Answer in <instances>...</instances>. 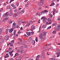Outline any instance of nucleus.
<instances>
[{
    "mask_svg": "<svg viewBox=\"0 0 60 60\" xmlns=\"http://www.w3.org/2000/svg\"><path fill=\"white\" fill-rule=\"evenodd\" d=\"M56 50L55 51H56V50H57V51H59V49H56Z\"/></svg>",
    "mask_w": 60,
    "mask_h": 60,
    "instance_id": "47",
    "label": "nucleus"
},
{
    "mask_svg": "<svg viewBox=\"0 0 60 60\" xmlns=\"http://www.w3.org/2000/svg\"><path fill=\"white\" fill-rule=\"evenodd\" d=\"M24 12H25V10H22L20 12V13L21 14H22V13H24Z\"/></svg>",
    "mask_w": 60,
    "mask_h": 60,
    "instance_id": "17",
    "label": "nucleus"
},
{
    "mask_svg": "<svg viewBox=\"0 0 60 60\" xmlns=\"http://www.w3.org/2000/svg\"><path fill=\"white\" fill-rule=\"evenodd\" d=\"M58 20H60V16L58 17Z\"/></svg>",
    "mask_w": 60,
    "mask_h": 60,
    "instance_id": "57",
    "label": "nucleus"
},
{
    "mask_svg": "<svg viewBox=\"0 0 60 60\" xmlns=\"http://www.w3.org/2000/svg\"><path fill=\"white\" fill-rule=\"evenodd\" d=\"M44 0H40V2H43V1H44Z\"/></svg>",
    "mask_w": 60,
    "mask_h": 60,
    "instance_id": "54",
    "label": "nucleus"
},
{
    "mask_svg": "<svg viewBox=\"0 0 60 60\" xmlns=\"http://www.w3.org/2000/svg\"><path fill=\"white\" fill-rule=\"evenodd\" d=\"M23 46H22L20 47L19 48L20 49H23Z\"/></svg>",
    "mask_w": 60,
    "mask_h": 60,
    "instance_id": "53",
    "label": "nucleus"
},
{
    "mask_svg": "<svg viewBox=\"0 0 60 60\" xmlns=\"http://www.w3.org/2000/svg\"><path fill=\"white\" fill-rule=\"evenodd\" d=\"M38 37H36L35 41H37V42L38 41Z\"/></svg>",
    "mask_w": 60,
    "mask_h": 60,
    "instance_id": "35",
    "label": "nucleus"
},
{
    "mask_svg": "<svg viewBox=\"0 0 60 60\" xmlns=\"http://www.w3.org/2000/svg\"><path fill=\"white\" fill-rule=\"evenodd\" d=\"M46 38L44 37L42 39V41H43V40H46Z\"/></svg>",
    "mask_w": 60,
    "mask_h": 60,
    "instance_id": "30",
    "label": "nucleus"
},
{
    "mask_svg": "<svg viewBox=\"0 0 60 60\" xmlns=\"http://www.w3.org/2000/svg\"><path fill=\"white\" fill-rule=\"evenodd\" d=\"M40 57V55H38L37 56H36V57L37 58H39V57Z\"/></svg>",
    "mask_w": 60,
    "mask_h": 60,
    "instance_id": "42",
    "label": "nucleus"
},
{
    "mask_svg": "<svg viewBox=\"0 0 60 60\" xmlns=\"http://www.w3.org/2000/svg\"><path fill=\"white\" fill-rule=\"evenodd\" d=\"M57 27V28H58V29H59V31H60V24Z\"/></svg>",
    "mask_w": 60,
    "mask_h": 60,
    "instance_id": "16",
    "label": "nucleus"
},
{
    "mask_svg": "<svg viewBox=\"0 0 60 60\" xmlns=\"http://www.w3.org/2000/svg\"><path fill=\"white\" fill-rule=\"evenodd\" d=\"M43 28H45L46 27V26L43 25L42 26Z\"/></svg>",
    "mask_w": 60,
    "mask_h": 60,
    "instance_id": "24",
    "label": "nucleus"
},
{
    "mask_svg": "<svg viewBox=\"0 0 60 60\" xmlns=\"http://www.w3.org/2000/svg\"><path fill=\"white\" fill-rule=\"evenodd\" d=\"M53 17V15L52 14H50L49 17L50 18H52Z\"/></svg>",
    "mask_w": 60,
    "mask_h": 60,
    "instance_id": "31",
    "label": "nucleus"
},
{
    "mask_svg": "<svg viewBox=\"0 0 60 60\" xmlns=\"http://www.w3.org/2000/svg\"><path fill=\"white\" fill-rule=\"evenodd\" d=\"M11 6L12 7H13V9H16V7L15 6V5H14V4H11Z\"/></svg>",
    "mask_w": 60,
    "mask_h": 60,
    "instance_id": "11",
    "label": "nucleus"
},
{
    "mask_svg": "<svg viewBox=\"0 0 60 60\" xmlns=\"http://www.w3.org/2000/svg\"><path fill=\"white\" fill-rule=\"evenodd\" d=\"M16 23L15 22H14L13 24V26L16 27Z\"/></svg>",
    "mask_w": 60,
    "mask_h": 60,
    "instance_id": "20",
    "label": "nucleus"
},
{
    "mask_svg": "<svg viewBox=\"0 0 60 60\" xmlns=\"http://www.w3.org/2000/svg\"><path fill=\"white\" fill-rule=\"evenodd\" d=\"M32 43H33V45H35V41L34 40H33Z\"/></svg>",
    "mask_w": 60,
    "mask_h": 60,
    "instance_id": "28",
    "label": "nucleus"
},
{
    "mask_svg": "<svg viewBox=\"0 0 60 60\" xmlns=\"http://www.w3.org/2000/svg\"><path fill=\"white\" fill-rule=\"evenodd\" d=\"M56 11V10L54 8L53 9V13L54 15H55V11Z\"/></svg>",
    "mask_w": 60,
    "mask_h": 60,
    "instance_id": "22",
    "label": "nucleus"
},
{
    "mask_svg": "<svg viewBox=\"0 0 60 60\" xmlns=\"http://www.w3.org/2000/svg\"><path fill=\"white\" fill-rule=\"evenodd\" d=\"M17 14H15L14 15H13V17H17Z\"/></svg>",
    "mask_w": 60,
    "mask_h": 60,
    "instance_id": "25",
    "label": "nucleus"
},
{
    "mask_svg": "<svg viewBox=\"0 0 60 60\" xmlns=\"http://www.w3.org/2000/svg\"><path fill=\"white\" fill-rule=\"evenodd\" d=\"M0 30L1 31H3V29L2 28H1L0 29Z\"/></svg>",
    "mask_w": 60,
    "mask_h": 60,
    "instance_id": "60",
    "label": "nucleus"
},
{
    "mask_svg": "<svg viewBox=\"0 0 60 60\" xmlns=\"http://www.w3.org/2000/svg\"><path fill=\"white\" fill-rule=\"evenodd\" d=\"M21 53H22V52H24V51L23 50H21Z\"/></svg>",
    "mask_w": 60,
    "mask_h": 60,
    "instance_id": "40",
    "label": "nucleus"
},
{
    "mask_svg": "<svg viewBox=\"0 0 60 60\" xmlns=\"http://www.w3.org/2000/svg\"><path fill=\"white\" fill-rule=\"evenodd\" d=\"M43 4V3L41 2L39 4H38V5L39 6H41V5H42Z\"/></svg>",
    "mask_w": 60,
    "mask_h": 60,
    "instance_id": "13",
    "label": "nucleus"
},
{
    "mask_svg": "<svg viewBox=\"0 0 60 60\" xmlns=\"http://www.w3.org/2000/svg\"><path fill=\"white\" fill-rule=\"evenodd\" d=\"M13 31V28H12L10 29L9 32L10 33H11Z\"/></svg>",
    "mask_w": 60,
    "mask_h": 60,
    "instance_id": "9",
    "label": "nucleus"
},
{
    "mask_svg": "<svg viewBox=\"0 0 60 60\" xmlns=\"http://www.w3.org/2000/svg\"><path fill=\"white\" fill-rule=\"evenodd\" d=\"M9 30L7 29L6 30L5 33L6 34H8V32H9Z\"/></svg>",
    "mask_w": 60,
    "mask_h": 60,
    "instance_id": "18",
    "label": "nucleus"
},
{
    "mask_svg": "<svg viewBox=\"0 0 60 60\" xmlns=\"http://www.w3.org/2000/svg\"><path fill=\"white\" fill-rule=\"evenodd\" d=\"M14 1V0H11L10 1V3H11V2H12Z\"/></svg>",
    "mask_w": 60,
    "mask_h": 60,
    "instance_id": "59",
    "label": "nucleus"
},
{
    "mask_svg": "<svg viewBox=\"0 0 60 60\" xmlns=\"http://www.w3.org/2000/svg\"><path fill=\"white\" fill-rule=\"evenodd\" d=\"M20 51V50H17V52L18 53H19Z\"/></svg>",
    "mask_w": 60,
    "mask_h": 60,
    "instance_id": "56",
    "label": "nucleus"
},
{
    "mask_svg": "<svg viewBox=\"0 0 60 60\" xmlns=\"http://www.w3.org/2000/svg\"><path fill=\"white\" fill-rule=\"evenodd\" d=\"M29 6V5L28 4H26L25 5V7H28Z\"/></svg>",
    "mask_w": 60,
    "mask_h": 60,
    "instance_id": "50",
    "label": "nucleus"
},
{
    "mask_svg": "<svg viewBox=\"0 0 60 60\" xmlns=\"http://www.w3.org/2000/svg\"><path fill=\"white\" fill-rule=\"evenodd\" d=\"M8 15H9L8 13V12H7L5 14V18H8L9 16H8Z\"/></svg>",
    "mask_w": 60,
    "mask_h": 60,
    "instance_id": "3",
    "label": "nucleus"
},
{
    "mask_svg": "<svg viewBox=\"0 0 60 60\" xmlns=\"http://www.w3.org/2000/svg\"><path fill=\"white\" fill-rule=\"evenodd\" d=\"M51 28V26H50L47 28V29H50Z\"/></svg>",
    "mask_w": 60,
    "mask_h": 60,
    "instance_id": "41",
    "label": "nucleus"
},
{
    "mask_svg": "<svg viewBox=\"0 0 60 60\" xmlns=\"http://www.w3.org/2000/svg\"><path fill=\"white\" fill-rule=\"evenodd\" d=\"M10 37V36H6L5 37L4 39L6 40H9V38Z\"/></svg>",
    "mask_w": 60,
    "mask_h": 60,
    "instance_id": "4",
    "label": "nucleus"
},
{
    "mask_svg": "<svg viewBox=\"0 0 60 60\" xmlns=\"http://www.w3.org/2000/svg\"><path fill=\"white\" fill-rule=\"evenodd\" d=\"M30 33L31 34H31H34V33L33 32H30Z\"/></svg>",
    "mask_w": 60,
    "mask_h": 60,
    "instance_id": "43",
    "label": "nucleus"
},
{
    "mask_svg": "<svg viewBox=\"0 0 60 60\" xmlns=\"http://www.w3.org/2000/svg\"><path fill=\"white\" fill-rule=\"evenodd\" d=\"M31 29L30 30L31 31H33V30L35 29V26L34 25H32L31 27Z\"/></svg>",
    "mask_w": 60,
    "mask_h": 60,
    "instance_id": "2",
    "label": "nucleus"
},
{
    "mask_svg": "<svg viewBox=\"0 0 60 60\" xmlns=\"http://www.w3.org/2000/svg\"><path fill=\"white\" fill-rule=\"evenodd\" d=\"M48 21H50V18H48Z\"/></svg>",
    "mask_w": 60,
    "mask_h": 60,
    "instance_id": "63",
    "label": "nucleus"
},
{
    "mask_svg": "<svg viewBox=\"0 0 60 60\" xmlns=\"http://www.w3.org/2000/svg\"><path fill=\"white\" fill-rule=\"evenodd\" d=\"M59 4H57L56 5V7H57L58 6H59Z\"/></svg>",
    "mask_w": 60,
    "mask_h": 60,
    "instance_id": "52",
    "label": "nucleus"
},
{
    "mask_svg": "<svg viewBox=\"0 0 60 60\" xmlns=\"http://www.w3.org/2000/svg\"><path fill=\"white\" fill-rule=\"evenodd\" d=\"M51 45V44L50 43H49L48 44H47V45H45V46H49L50 45Z\"/></svg>",
    "mask_w": 60,
    "mask_h": 60,
    "instance_id": "39",
    "label": "nucleus"
},
{
    "mask_svg": "<svg viewBox=\"0 0 60 60\" xmlns=\"http://www.w3.org/2000/svg\"><path fill=\"white\" fill-rule=\"evenodd\" d=\"M51 24V22H49L48 23V24L49 25L50 24Z\"/></svg>",
    "mask_w": 60,
    "mask_h": 60,
    "instance_id": "58",
    "label": "nucleus"
},
{
    "mask_svg": "<svg viewBox=\"0 0 60 60\" xmlns=\"http://www.w3.org/2000/svg\"><path fill=\"white\" fill-rule=\"evenodd\" d=\"M19 22H21V21H23V20L22 19H19Z\"/></svg>",
    "mask_w": 60,
    "mask_h": 60,
    "instance_id": "44",
    "label": "nucleus"
},
{
    "mask_svg": "<svg viewBox=\"0 0 60 60\" xmlns=\"http://www.w3.org/2000/svg\"><path fill=\"white\" fill-rule=\"evenodd\" d=\"M22 23H23V24H24V23H26V21H24L23 22H21Z\"/></svg>",
    "mask_w": 60,
    "mask_h": 60,
    "instance_id": "49",
    "label": "nucleus"
},
{
    "mask_svg": "<svg viewBox=\"0 0 60 60\" xmlns=\"http://www.w3.org/2000/svg\"><path fill=\"white\" fill-rule=\"evenodd\" d=\"M21 22H20L19 23H18V24L19 26H20L21 25Z\"/></svg>",
    "mask_w": 60,
    "mask_h": 60,
    "instance_id": "51",
    "label": "nucleus"
},
{
    "mask_svg": "<svg viewBox=\"0 0 60 60\" xmlns=\"http://www.w3.org/2000/svg\"><path fill=\"white\" fill-rule=\"evenodd\" d=\"M16 31L15 30H14V34H13V35H15V34L16 33Z\"/></svg>",
    "mask_w": 60,
    "mask_h": 60,
    "instance_id": "33",
    "label": "nucleus"
},
{
    "mask_svg": "<svg viewBox=\"0 0 60 60\" xmlns=\"http://www.w3.org/2000/svg\"><path fill=\"white\" fill-rule=\"evenodd\" d=\"M9 54L8 53H7L6 54V56H7V57H9V55H8V54Z\"/></svg>",
    "mask_w": 60,
    "mask_h": 60,
    "instance_id": "48",
    "label": "nucleus"
},
{
    "mask_svg": "<svg viewBox=\"0 0 60 60\" xmlns=\"http://www.w3.org/2000/svg\"><path fill=\"white\" fill-rule=\"evenodd\" d=\"M18 33L19 34H20L21 33V32H20V30H19V31L18 32Z\"/></svg>",
    "mask_w": 60,
    "mask_h": 60,
    "instance_id": "62",
    "label": "nucleus"
},
{
    "mask_svg": "<svg viewBox=\"0 0 60 60\" xmlns=\"http://www.w3.org/2000/svg\"><path fill=\"white\" fill-rule=\"evenodd\" d=\"M13 52H9V55L10 56H13V54H12V53Z\"/></svg>",
    "mask_w": 60,
    "mask_h": 60,
    "instance_id": "12",
    "label": "nucleus"
},
{
    "mask_svg": "<svg viewBox=\"0 0 60 60\" xmlns=\"http://www.w3.org/2000/svg\"><path fill=\"white\" fill-rule=\"evenodd\" d=\"M24 48L26 49L27 48V45H24Z\"/></svg>",
    "mask_w": 60,
    "mask_h": 60,
    "instance_id": "32",
    "label": "nucleus"
},
{
    "mask_svg": "<svg viewBox=\"0 0 60 60\" xmlns=\"http://www.w3.org/2000/svg\"><path fill=\"white\" fill-rule=\"evenodd\" d=\"M47 34V32H43V33H42L41 34V35H42V36L43 35V36H45V35H46V34Z\"/></svg>",
    "mask_w": 60,
    "mask_h": 60,
    "instance_id": "6",
    "label": "nucleus"
},
{
    "mask_svg": "<svg viewBox=\"0 0 60 60\" xmlns=\"http://www.w3.org/2000/svg\"><path fill=\"white\" fill-rule=\"evenodd\" d=\"M2 21H5V19L4 18L2 20Z\"/></svg>",
    "mask_w": 60,
    "mask_h": 60,
    "instance_id": "61",
    "label": "nucleus"
},
{
    "mask_svg": "<svg viewBox=\"0 0 60 60\" xmlns=\"http://www.w3.org/2000/svg\"><path fill=\"white\" fill-rule=\"evenodd\" d=\"M27 26H30V24L29 23H27Z\"/></svg>",
    "mask_w": 60,
    "mask_h": 60,
    "instance_id": "64",
    "label": "nucleus"
},
{
    "mask_svg": "<svg viewBox=\"0 0 60 60\" xmlns=\"http://www.w3.org/2000/svg\"><path fill=\"white\" fill-rule=\"evenodd\" d=\"M16 5L17 6H19V3L18 2H17L16 3Z\"/></svg>",
    "mask_w": 60,
    "mask_h": 60,
    "instance_id": "45",
    "label": "nucleus"
},
{
    "mask_svg": "<svg viewBox=\"0 0 60 60\" xmlns=\"http://www.w3.org/2000/svg\"><path fill=\"white\" fill-rule=\"evenodd\" d=\"M12 22H13V21H11V20H10L9 21V23L10 24H11L12 23Z\"/></svg>",
    "mask_w": 60,
    "mask_h": 60,
    "instance_id": "27",
    "label": "nucleus"
},
{
    "mask_svg": "<svg viewBox=\"0 0 60 60\" xmlns=\"http://www.w3.org/2000/svg\"><path fill=\"white\" fill-rule=\"evenodd\" d=\"M42 55L41 56V59H44V57H45V54L43 51H42L41 52Z\"/></svg>",
    "mask_w": 60,
    "mask_h": 60,
    "instance_id": "1",
    "label": "nucleus"
},
{
    "mask_svg": "<svg viewBox=\"0 0 60 60\" xmlns=\"http://www.w3.org/2000/svg\"><path fill=\"white\" fill-rule=\"evenodd\" d=\"M42 14H44V13H45V12H46V13H48V11L47 10L44 11H41Z\"/></svg>",
    "mask_w": 60,
    "mask_h": 60,
    "instance_id": "5",
    "label": "nucleus"
},
{
    "mask_svg": "<svg viewBox=\"0 0 60 60\" xmlns=\"http://www.w3.org/2000/svg\"><path fill=\"white\" fill-rule=\"evenodd\" d=\"M19 55V54L18 53H16L15 54V56H14V57H15V56H17Z\"/></svg>",
    "mask_w": 60,
    "mask_h": 60,
    "instance_id": "23",
    "label": "nucleus"
},
{
    "mask_svg": "<svg viewBox=\"0 0 60 60\" xmlns=\"http://www.w3.org/2000/svg\"><path fill=\"white\" fill-rule=\"evenodd\" d=\"M39 37L40 39H41V40L42 41V39L43 38V36L41 34L40 35Z\"/></svg>",
    "mask_w": 60,
    "mask_h": 60,
    "instance_id": "15",
    "label": "nucleus"
},
{
    "mask_svg": "<svg viewBox=\"0 0 60 60\" xmlns=\"http://www.w3.org/2000/svg\"><path fill=\"white\" fill-rule=\"evenodd\" d=\"M54 29L55 30H56L57 31H59V30L56 26H55V27H54Z\"/></svg>",
    "mask_w": 60,
    "mask_h": 60,
    "instance_id": "10",
    "label": "nucleus"
},
{
    "mask_svg": "<svg viewBox=\"0 0 60 60\" xmlns=\"http://www.w3.org/2000/svg\"><path fill=\"white\" fill-rule=\"evenodd\" d=\"M42 14V12H40L39 15H38L39 16H41V15Z\"/></svg>",
    "mask_w": 60,
    "mask_h": 60,
    "instance_id": "37",
    "label": "nucleus"
},
{
    "mask_svg": "<svg viewBox=\"0 0 60 60\" xmlns=\"http://www.w3.org/2000/svg\"><path fill=\"white\" fill-rule=\"evenodd\" d=\"M58 24L57 23H54L52 25V26H57V25H58Z\"/></svg>",
    "mask_w": 60,
    "mask_h": 60,
    "instance_id": "19",
    "label": "nucleus"
},
{
    "mask_svg": "<svg viewBox=\"0 0 60 60\" xmlns=\"http://www.w3.org/2000/svg\"><path fill=\"white\" fill-rule=\"evenodd\" d=\"M51 4L50 5V6H53L55 5V3H54L53 1H52L51 2Z\"/></svg>",
    "mask_w": 60,
    "mask_h": 60,
    "instance_id": "8",
    "label": "nucleus"
},
{
    "mask_svg": "<svg viewBox=\"0 0 60 60\" xmlns=\"http://www.w3.org/2000/svg\"><path fill=\"white\" fill-rule=\"evenodd\" d=\"M45 18V17H42L41 18V19H44Z\"/></svg>",
    "mask_w": 60,
    "mask_h": 60,
    "instance_id": "55",
    "label": "nucleus"
},
{
    "mask_svg": "<svg viewBox=\"0 0 60 60\" xmlns=\"http://www.w3.org/2000/svg\"><path fill=\"white\" fill-rule=\"evenodd\" d=\"M26 33L28 35V36H30L31 35L30 32L28 33L27 32H26Z\"/></svg>",
    "mask_w": 60,
    "mask_h": 60,
    "instance_id": "14",
    "label": "nucleus"
},
{
    "mask_svg": "<svg viewBox=\"0 0 60 60\" xmlns=\"http://www.w3.org/2000/svg\"><path fill=\"white\" fill-rule=\"evenodd\" d=\"M52 33L53 34H56V31H52Z\"/></svg>",
    "mask_w": 60,
    "mask_h": 60,
    "instance_id": "46",
    "label": "nucleus"
},
{
    "mask_svg": "<svg viewBox=\"0 0 60 60\" xmlns=\"http://www.w3.org/2000/svg\"><path fill=\"white\" fill-rule=\"evenodd\" d=\"M55 60V58H52L50 59V60Z\"/></svg>",
    "mask_w": 60,
    "mask_h": 60,
    "instance_id": "29",
    "label": "nucleus"
},
{
    "mask_svg": "<svg viewBox=\"0 0 60 60\" xmlns=\"http://www.w3.org/2000/svg\"><path fill=\"white\" fill-rule=\"evenodd\" d=\"M28 40L29 41H32V38H30V37L29 39H28Z\"/></svg>",
    "mask_w": 60,
    "mask_h": 60,
    "instance_id": "26",
    "label": "nucleus"
},
{
    "mask_svg": "<svg viewBox=\"0 0 60 60\" xmlns=\"http://www.w3.org/2000/svg\"><path fill=\"white\" fill-rule=\"evenodd\" d=\"M1 42L2 43H3L4 42V40L2 39L1 40Z\"/></svg>",
    "mask_w": 60,
    "mask_h": 60,
    "instance_id": "36",
    "label": "nucleus"
},
{
    "mask_svg": "<svg viewBox=\"0 0 60 60\" xmlns=\"http://www.w3.org/2000/svg\"><path fill=\"white\" fill-rule=\"evenodd\" d=\"M14 40H12L11 41V43H14Z\"/></svg>",
    "mask_w": 60,
    "mask_h": 60,
    "instance_id": "38",
    "label": "nucleus"
},
{
    "mask_svg": "<svg viewBox=\"0 0 60 60\" xmlns=\"http://www.w3.org/2000/svg\"><path fill=\"white\" fill-rule=\"evenodd\" d=\"M57 57H59V55H60V52H58L57 53Z\"/></svg>",
    "mask_w": 60,
    "mask_h": 60,
    "instance_id": "21",
    "label": "nucleus"
},
{
    "mask_svg": "<svg viewBox=\"0 0 60 60\" xmlns=\"http://www.w3.org/2000/svg\"><path fill=\"white\" fill-rule=\"evenodd\" d=\"M9 52H13V51H12V49L9 48L8 49Z\"/></svg>",
    "mask_w": 60,
    "mask_h": 60,
    "instance_id": "7",
    "label": "nucleus"
},
{
    "mask_svg": "<svg viewBox=\"0 0 60 60\" xmlns=\"http://www.w3.org/2000/svg\"><path fill=\"white\" fill-rule=\"evenodd\" d=\"M9 45L11 46H12V47H13V45L11 44V43H9Z\"/></svg>",
    "mask_w": 60,
    "mask_h": 60,
    "instance_id": "34",
    "label": "nucleus"
}]
</instances>
